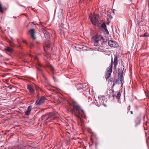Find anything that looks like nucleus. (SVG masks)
I'll use <instances>...</instances> for the list:
<instances>
[{"instance_id": "obj_1", "label": "nucleus", "mask_w": 149, "mask_h": 149, "mask_svg": "<svg viewBox=\"0 0 149 149\" xmlns=\"http://www.w3.org/2000/svg\"><path fill=\"white\" fill-rule=\"evenodd\" d=\"M68 111L74 113V116L78 120H81L82 117L85 116V113L83 110L81 109L79 105L75 100H72L67 107Z\"/></svg>"}, {"instance_id": "obj_2", "label": "nucleus", "mask_w": 149, "mask_h": 149, "mask_svg": "<svg viewBox=\"0 0 149 149\" xmlns=\"http://www.w3.org/2000/svg\"><path fill=\"white\" fill-rule=\"evenodd\" d=\"M94 39V45L95 46H99L102 48H104L105 47L106 43L107 40L105 39L101 35H95L93 37Z\"/></svg>"}, {"instance_id": "obj_3", "label": "nucleus", "mask_w": 149, "mask_h": 149, "mask_svg": "<svg viewBox=\"0 0 149 149\" xmlns=\"http://www.w3.org/2000/svg\"><path fill=\"white\" fill-rule=\"evenodd\" d=\"M113 63L114 65V68L115 69H116L118 64V59L116 55H114L113 62V58H112L111 64H110L109 66L106 69L105 76L107 80L109 79L110 77L112 71V67Z\"/></svg>"}, {"instance_id": "obj_4", "label": "nucleus", "mask_w": 149, "mask_h": 149, "mask_svg": "<svg viewBox=\"0 0 149 149\" xmlns=\"http://www.w3.org/2000/svg\"><path fill=\"white\" fill-rule=\"evenodd\" d=\"M122 65H120L118 68V80L120 83L123 84L122 82L123 79V71L124 70V67L122 63Z\"/></svg>"}, {"instance_id": "obj_5", "label": "nucleus", "mask_w": 149, "mask_h": 149, "mask_svg": "<svg viewBox=\"0 0 149 149\" xmlns=\"http://www.w3.org/2000/svg\"><path fill=\"white\" fill-rule=\"evenodd\" d=\"M56 118L54 116L53 113H46L43 116L42 119L43 120L46 121L48 120L49 121L51 122L53 120H54Z\"/></svg>"}, {"instance_id": "obj_6", "label": "nucleus", "mask_w": 149, "mask_h": 149, "mask_svg": "<svg viewBox=\"0 0 149 149\" xmlns=\"http://www.w3.org/2000/svg\"><path fill=\"white\" fill-rule=\"evenodd\" d=\"M141 114L139 112L138 113L136 118L134 120V122L135 124V127H137L141 123Z\"/></svg>"}, {"instance_id": "obj_7", "label": "nucleus", "mask_w": 149, "mask_h": 149, "mask_svg": "<svg viewBox=\"0 0 149 149\" xmlns=\"http://www.w3.org/2000/svg\"><path fill=\"white\" fill-rule=\"evenodd\" d=\"M98 16L95 14L93 15L92 14H91L89 16L91 21L94 25H96L98 23Z\"/></svg>"}, {"instance_id": "obj_8", "label": "nucleus", "mask_w": 149, "mask_h": 149, "mask_svg": "<svg viewBox=\"0 0 149 149\" xmlns=\"http://www.w3.org/2000/svg\"><path fill=\"white\" fill-rule=\"evenodd\" d=\"M46 99V97L45 96L39 97H38L35 104L37 105H38L44 103L45 100Z\"/></svg>"}, {"instance_id": "obj_9", "label": "nucleus", "mask_w": 149, "mask_h": 149, "mask_svg": "<svg viewBox=\"0 0 149 149\" xmlns=\"http://www.w3.org/2000/svg\"><path fill=\"white\" fill-rule=\"evenodd\" d=\"M109 45L111 47L116 48L118 46V44L115 41L112 40H109L108 41Z\"/></svg>"}, {"instance_id": "obj_10", "label": "nucleus", "mask_w": 149, "mask_h": 149, "mask_svg": "<svg viewBox=\"0 0 149 149\" xmlns=\"http://www.w3.org/2000/svg\"><path fill=\"white\" fill-rule=\"evenodd\" d=\"M35 29H32L29 31L28 34L30 35L32 39L33 40H35L36 38L35 35Z\"/></svg>"}, {"instance_id": "obj_11", "label": "nucleus", "mask_w": 149, "mask_h": 149, "mask_svg": "<svg viewBox=\"0 0 149 149\" xmlns=\"http://www.w3.org/2000/svg\"><path fill=\"white\" fill-rule=\"evenodd\" d=\"M101 27L102 29H104V32H105L107 34V35L109 34V32L107 29L106 25L105 24H102L101 25Z\"/></svg>"}, {"instance_id": "obj_12", "label": "nucleus", "mask_w": 149, "mask_h": 149, "mask_svg": "<svg viewBox=\"0 0 149 149\" xmlns=\"http://www.w3.org/2000/svg\"><path fill=\"white\" fill-rule=\"evenodd\" d=\"M27 89L31 93H33L34 92L35 90L33 87L31 85H28Z\"/></svg>"}, {"instance_id": "obj_13", "label": "nucleus", "mask_w": 149, "mask_h": 149, "mask_svg": "<svg viewBox=\"0 0 149 149\" xmlns=\"http://www.w3.org/2000/svg\"><path fill=\"white\" fill-rule=\"evenodd\" d=\"M32 106L31 105L29 106L27 110L25 112V114L26 115L28 116L30 114V113L31 110Z\"/></svg>"}, {"instance_id": "obj_14", "label": "nucleus", "mask_w": 149, "mask_h": 149, "mask_svg": "<svg viewBox=\"0 0 149 149\" xmlns=\"http://www.w3.org/2000/svg\"><path fill=\"white\" fill-rule=\"evenodd\" d=\"M44 37L46 38V40H47L48 41H49V40L50 39L49 35V34L48 33H45L44 34Z\"/></svg>"}, {"instance_id": "obj_15", "label": "nucleus", "mask_w": 149, "mask_h": 149, "mask_svg": "<svg viewBox=\"0 0 149 149\" xmlns=\"http://www.w3.org/2000/svg\"><path fill=\"white\" fill-rule=\"evenodd\" d=\"M44 37L46 38V40H47L48 41H49V40L50 39L49 35V34L48 33H45L44 34Z\"/></svg>"}, {"instance_id": "obj_16", "label": "nucleus", "mask_w": 149, "mask_h": 149, "mask_svg": "<svg viewBox=\"0 0 149 149\" xmlns=\"http://www.w3.org/2000/svg\"><path fill=\"white\" fill-rule=\"evenodd\" d=\"M45 86L47 87V88L48 89H49L48 88V86H51L50 84L48 82V81L47 80L45 81Z\"/></svg>"}, {"instance_id": "obj_17", "label": "nucleus", "mask_w": 149, "mask_h": 149, "mask_svg": "<svg viewBox=\"0 0 149 149\" xmlns=\"http://www.w3.org/2000/svg\"><path fill=\"white\" fill-rule=\"evenodd\" d=\"M5 50L8 52H11L12 51V49L9 47H6L5 49Z\"/></svg>"}, {"instance_id": "obj_18", "label": "nucleus", "mask_w": 149, "mask_h": 149, "mask_svg": "<svg viewBox=\"0 0 149 149\" xmlns=\"http://www.w3.org/2000/svg\"><path fill=\"white\" fill-rule=\"evenodd\" d=\"M119 83H120L119 81V80L117 79H116L115 81H114L113 83L112 87H113L116 84H118Z\"/></svg>"}, {"instance_id": "obj_19", "label": "nucleus", "mask_w": 149, "mask_h": 149, "mask_svg": "<svg viewBox=\"0 0 149 149\" xmlns=\"http://www.w3.org/2000/svg\"><path fill=\"white\" fill-rule=\"evenodd\" d=\"M121 95L120 93V92H118L116 95V98L118 99H120V96Z\"/></svg>"}, {"instance_id": "obj_20", "label": "nucleus", "mask_w": 149, "mask_h": 149, "mask_svg": "<svg viewBox=\"0 0 149 149\" xmlns=\"http://www.w3.org/2000/svg\"><path fill=\"white\" fill-rule=\"evenodd\" d=\"M45 45L46 46V49H47V48H48L50 47V45L49 42L47 44L46 43H45Z\"/></svg>"}, {"instance_id": "obj_21", "label": "nucleus", "mask_w": 149, "mask_h": 149, "mask_svg": "<svg viewBox=\"0 0 149 149\" xmlns=\"http://www.w3.org/2000/svg\"><path fill=\"white\" fill-rule=\"evenodd\" d=\"M130 107L131 105L130 104L129 105L127 108V110L128 111L127 113V114H128L129 113V112L130 111Z\"/></svg>"}, {"instance_id": "obj_22", "label": "nucleus", "mask_w": 149, "mask_h": 149, "mask_svg": "<svg viewBox=\"0 0 149 149\" xmlns=\"http://www.w3.org/2000/svg\"><path fill=\"white\" fill-rule=\"evenodd\" d=\"M138 109V107L136 105H135L134 106V111H137Z\"/></svg>"}, {"instance_id": "obj_23", "label": "nucleus", "mask_w": 149, "mask_h": 149, "mask_svg": "<svg viewBox=\"0 0 149 149\" xmlns=\"http://www.w3.org/2000/svg\"><path fill=\"white\" fill-rule=\"evenodd\" d=\"M114 78H110L109 80L108 81L110 82H114Z\"/></svg>"}, {"instance_id": "obj_24", "label": "nucleus", "mask_w": 149, "mask_h": 149, "mask_svg": "<svg viewBox=\"0 0 149 149\" xmlns=\"http://www.w3.org/2000/svg\"><path fill=\"white\" fill-rule=\"evenodd\" d=\"M149 36V34H148V33H145L144 34L142 35H141V36L142 37H147L148 36Z\"/></svg>"}, {"instance_id": "obj_25", "label": "nucleus", "mask_w": 149, "mask_h": 149, "mask_svg": "<svg viewBox=\"0 0 149 149\" xmlns=\"http://www.w3.org/2000/svg\"><path fill=\"white\" fill-rule=\"evenodd\" d=\"M79 45H76V46H74V47L75 48H78L79 49H83L84 48L83 47H79Z\"/></svg>"}, {"instance_id": "obj_26", "label": "nucleus", "mask_w": 149, "mask_h": 149, "mask_svg": "<svg viewBox=\"0 0 149 149\" xmlns=\"http://www.w3.org/2000/svg\"><path fill=\"white\" fill-rule=\"evenodd\" d=\"M53 78V79H54V81L56 82V81H57V80L56 77H54Z\"/></svg>"}, {"instance_id": "obj_27", "label": "nucleus", "mask_w": 149, "mask_h": 149, "mask_svg": "<svg viewBox=\"0 0 149 149\" xmlns=\"http://www.w3.org/2000/svg\"><path fill=\"white\" fill-rule=\"evenodd\" d=\"M22 41L23 43L26 44V45H28V43L25 40H23Z\"/></svg>"}, {"instance_id": "obj_28", "label": "nucleus", "mask_w": 149, "mask_h": 149, "mask_svg": "<svg viewBox=\"0 0 149 149\" xmlns=\"http://www.w3.org/2000/svg\"><path fill=\"white\" fill-rule=\"evenodd\" d=\"M38 66L39 67H40V66H42V65H41V64L40 63H38Z\"/></svg>"}, {"instance_id": "obj_29", "label": "nucleus", "mask_w": 149, "mask_h": 149, "mask_svg": "<svg viewBox=\"0 0 149 149\" xmlns=\"http://www.w3.org/2000/svg\"><path fill=\"white\" fill-rule=\"evenodd\" d=\"M17 42L18 43L20 44V41L19 40V39H17Z\"/></svg>"}, {"instance_id": "obj_30", "label": "nucleus", "mask_w": 149, "mask_h": 149, "mask_svg": "<svg viewBox=\"0 0 149 149\" xmlns=\"http://www.w3.org/2000/svg\"><path fill=\"white\" fill-rule=\"evenodd\" d=\"M130 113L132 115L133 114V111H130Z\"/></svg>"}, {"instance_id": "obj_31", "label": "nucleus", "mask_w": 149, "mask_h": 149, "mask_svg": "<svg viewBox=\"0 0 149 149\" xmlns=\"http://www.w3.org/2000/svg\"><path fill=\"white\" fill-rule=\"evenodd\" d=\"M102 100H105V98L104 97L102 98Z\"/></svg>"}, {"instance_id": "obj_32", "label": "nucleus", "mask_w": 149, "mask_h": 149, "mask_svg": "<svg viewBox=\"0 0 149 149\" xmlns=\"http://www.w3.org/2000/svg\"><path fill=\"white\" fill-rule=\"evenodd\" d=\"M37 69H38V70L40 71H41V69L40 68H39L38 67H37Z\"/></svg>"}, {"instance_id": "obj_33", "label": "nucleus", "mask_w": 149, "mask_h": 149, "mask_svg": "<svg viewBox=\"0 0 149 149\" xmlns=\"http://www.w3.org/2000/svg\"><path fill=\"white\" fill-rule=\"evenodd\" d=\"M51 69H52L53 70V69H54V68H53V67L52 66V67H51Z\"/></svg>"}, {"instance_id": "obj_34", "label": "nucleus", "mask_w": 149, "mask_h": 149, "mask_svg": "<svg viewBox=\"0 0 149 149\" xmlns=\"http://www.w3.org/2000/svg\"><path fill=\"white\" fill-rule=\"evenodd\" d=\"M24 61V62H25V63H26L27 62V61Z\"/></svg>"}, {"instance_id": "obj_35", "label": "nucleus", "mask_w": 149, "mask_h": 149, "mask_svg": "<svg viewBox=\"0 0 149 149\" xmlns=\"http://www.w3.org/2000/svg\"><path fill=\"white\" fill-rule=\"evenodd\" d=\"M20 6L24 7V8H25V6L23 5H20Z\"/></svg>"}, {"instance_id": "obj_36", "label": "nucleus", "mask_w": 149, "mask_h": 149, "mask_svg": "<svg viewBox=\"0 0 149 149\" xmlns=\"http://www.w3.org/2000/svg\"><path fill=\"white\" fill-rule=\"evenodd\" d=\"M32 23H33V24H35H35H34V22H32Z\"/></svg>"}, {"instance_id": "obj_37", "label": "nucleus", "mask_w": 149, "mask_h": 149, "mask_svg": "<svg viewBox=\"0 0 149 149\" xmlns=\"http://www.w3.org/2000/svg\"><path fill=\"white\" fill-rule=\"evenodd\" d=\"M36 42L37 43H39V42H38L37 41Z\"/></svg>"}, {"instance_id": "obj_38", "label": "nucleus", "mask_w": 149, "mask_h": 149, "mask_svg": "<svg viewBox=\"0 0 149 149\" xmlns=\"http://www.w3.org/2000/svg\"><path fill=\"white\" fill-rule=\"evenodd\" d=\"M115 96V95H113V97H114Z\"/></svg>"}, {"instance_id": "obj_39", "label": "nucleus", "mask_w": 149, "mask_h": 149, "mask_svg": "<svg viewBox=\"0 0 149 149\" xmlns=\"http://www.w3.org/2000/svg\"><path fill=\"white\" fill-rule=\"evenodd\" d=\"M6 10L7 8H5Z\"/></svg>"}, {"instance_id": "obj_40", "label": "nucleus", "mask_w": 149, "mask_h": 149, "mask_svg": "<svg viewBox=\"0 0 149 149\" xmlns=\"http://www.w3.org/2000/svg\"><path fill=\"white\" fill-rule=\"evenodd\" d=\"M36 59H38V58H36Z\"/></svg>"}]
</instances>
